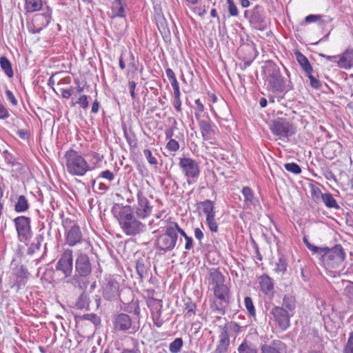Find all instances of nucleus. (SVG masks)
<instances>
[{
  "mask_svg": "<svg viewBox=\"0 0 353 353\" xmlns=\"http://www.w3.org/2000/svg\"><path fill=\"white\" fill-rule=\"evenodd\" d=\"M244 305L249 314L252 317H256V310L254 305L252 299L250 296H246L244 299Z\"/></svg>",
  "mask_w": 353,
  "mask_h": 353,
  "instance_id": "nucleus-38",
  "label": "nucleus"
},
{
  "mask_svg": "<svg viewBox=\"0 0 353 353\" xmlns=\"http://www.w3.org/2000/svg\"><path fill=\"white\" fill-rule=\"evenodd\" d=\"M56 270L61 272L65 279L72 277L73 270V252L70 249H65L56 264Z\"/></svg>",
  "mask_w": 353,
  "mask_h": 353,
  "instance_id": "nucleus-10",
  "label": "nucleus"
},
{
  "mask_svg": "<svg viewBox=\"0 0 353 353\" xmlns=\"http://www.w3.org/2000/svg\"><path fill=\"white\" fill-rule=\"evenodd\" d=\"M89 306V299L85 294L80 295L77 302V307L79 309L87 308Z\"/></svg>",
  "mask_w": 353,
  "mask_h": 353,
  "instance_id": "nucleus-44",
  "label": "nucleus"
},
{
  "mask_svg": "<svg viewBox=\"0 0 353 353\" xmlns=\"http://www.w3.org/2000/svg\"><path fill=\"white\" fill-rule=\"evenodd\" d=\"M156 21L157 28L161 32L165 33L167 31H168L165 19L163 16L159 14L157 15L156 17Z\"/></svg>",
  "mask_w": 353,
  "mask_h": 353,
  "instance_id": "nucleus-43",
  "label": "nucleus"
},
{
  "mask_svg": "<svg viewBox=\"0 0 353 353\" xmlns=\"http://www.w3.org/2000/svg\"><path fill=\"white\" fill-rule=\"evenodd\" d=\"M202 207V211L205 214H211L214 212V205L212 201L207 199L200 203Z\"/></svg>",
  "mask_w": 353,
  "mask_h": 353,
  "instance_id": "nucleus-42",
  "label": "nucleus"
},
{
  "mask_svg": "<svg viewBox=\"0 0 353 353\" xmlns=\"http://www.w3.org/2000/svg\"><path fill=\"white\" fill-rule=\"evenodd\" d=\"M303 243L306 245L308 250H310L313 254L319 253V251H321V248L312 245L310 243L307 237L304 236L303 239Z\"/></svg>",
  "mask_w": 353,
  "mask_h": 353,
  "instance_id": "nucleus-47",
  "label": "nucleus"
},
{
  "mask_svg": "<svg viewBox=\"0 0 353 353\" xmlns=\"http://www.w3.org/2000/svg\"><path fill=\"white\" fill-rule=\"evenodd\" d=\"M25 8L27 12H32L39 10L42 6L41 0H25Z\"/></svg>",
  "mask_w": 353,
  "mask_h": 353,
  "instance_id": "nucleus-32",
  "label": "nucleus"
},
{
  "mask_svg": "<svg viewBox=\"0 0 353 353\" xmlns=\"http://www.w3.org/2000/svg\"><path fill=\"white\" fill-rule=\"evenodd\" d=\"M250 22L259 30H262L265 26V17L263 15V9L259 6H256L252 10L250 17Z\"/></svg>",
  "mask_w": 353,
  "mask_h": 353,
  "instance_id": "nucleus-16",
  "label": "nucleus"
},
{
  "mask_svg": "<svg viewBox=\"0 0 353 353\" xmlns=\"http://www.w3.org/2000/svg\"><path fill=\"white\" fill-rule=\"evenodd\" d=\"M268 86L270 89L276 92H288L292 90L293 86L289 81L286 83L281 74L280 69L276 65H269L266 70Z\"/></svg>",
  "mask_w": 353,
  "mask_h": 353,
  "instance_id": "nucleus-5",
  "label": "nucleus"
},
{
  "mask_svg": "<svg viewBox=\"0 0 353 353\" xmlns=\"http://www.w3.org/2000/svg\"><path fill=\"white\" fill-rule=\"evenodd\" d=\"M76 103L79 104L81 108L83 109L88 108L89 105V101L88 100V97L86 95H81Z\"/></svg>",
  "mask_w": 353,
  "mask_h": 353,
  "instance_id": "nucleus-55",
  "label": "nucleus"
},
{
  "mask_svg": "<svg viewBox=\"0 0 353 353\" xmlns=\"http://www.w3.org/2000/svg\"><path fill=\"white\" fill-rule=\"evenodd\" d=\"M305 75L309 78L310 81V85L312 88L315 89H319L321 86L320 81L312 74V72H310L309 74H305Z\"/></svg>",
  "mask_w": 353,
  "mask_h": 353,
  "instance_id": "nucleus-52",
  "label": "nucleus"
},
{
  "mask_svg": "<svg viewBox=\"0 0 353 353\" xmlns=\"http://www.w3.org/2000/svg\"><path fill=\"white\" fill-rule=\"evenodd\" d=\"M196 305L194 303L189 300L185 303V310L186 311L185 316L190 318L196 314Z\"/></svg>",
  "mask_w": 353,
  "mask_h": 353,
  "instance_id": "nucleus-41",
  "label": "nucleus"
},
{
  "mask_svg": "<svg viewBox=\"0 0 353 353\" xmlns=\"http://www.w3.org/2000/svg\"><path fill=\"white\" fill-rule=\"evenodd\" d=\"M3 157L7 164L11 167H14L18 164V163L15 161L14 157L8 151L3 152Z\"/></svg>",
  "mask_w": 353,
  "mask_h": 353,
  "instance_id": "nucleus-50",
  "label": "nucleus"
},
{
  "mask_svg": "<svg viewBox=\"0 0 353 353\" xmlns=\"http://www.w3.org/2000/svg\"><path fill=\"white\" fill-rule=\"evenodd\" d=\"M281 307H283L286 311H289L293 315L296 307L295 297L291 294L284 295Z\"/></svg>",
  "mask_w": 353,
  "mask_h": 353,
  "instance_id": "nucleus-26",
  "label": "nucleus"
},
{
  "mask_svg": "<svg viewBox=\"0 0 353 353\" xmlns=\"http://www.w3.org/2000/svg\"><path fill=\"white\" fill-rule=\"evenodd\" d=\"M195 104L196 105L195 109V117L197 119H199L200 114L203 111L204 106L200 99L195 100Z\"/></svg>",
  "mask_w": 353,
  "mask_h": 353,
  "instance_id": "nucleus-59",
  "label": "nucleus"
},
{
  "mask_svg": "<svg viewBox=\"0 0 353 353\" xmlns=\"http://www.w3.org/2000/svg\"><path fill=\"white\" fill-rule=\"evenodd\" d=\"M177 239L178 235L174 232L170 223L166 226L165 232L158 236L157 246L163 252L171 251L176 246Z\"/></svg>",
  "mask_w": 353,
  "mask_h": 353,
  "instance_id": "nucleus-9",
  "label": "nucleus"
},
{
  "mask_svg": "<svg viewBox=\"0 0 353 353\" xmlns=\"http://www.w3.org/2000/svg\"><path fill=\"white\" fill-rule=\"evenodd\" d=\"M337 65L340 68L350 69L353 66V49H347L337 61Z\"/></svg>",
  "mask_w": 353,
  "mask_h": 353,
  "instance_id": "nucleus-19",
  "label": "nucleus"
},
{
  "mask_svg": "<svg viewBox=\"0 0 353 353\" xmlns=\"http://www.w3.org/2000/svg\"><path fill=\"white\" fill-rule=\"evenodd\" d=\"M92 272V264L89 256L83 252H79L74 260V274L67 279L65 283L72 285L74 288L85 290L90 283V276Z\"/></svg>",
  "mask_w": 353,
  "mask_h": 353,
  "instance_id": "nucleus-2",
  "label": "nucleus"
},
{
  "mask_svg": "<svg viewBox=\"0 0 353 353\" xmlns=\"http://www.w3.org/2000/svg\"><path fill=\"white\" fill-rule=\"evenodd\" d=\"M287 265L286 260L283 256H280L278 262L276 263L275 272L283 274L286 271Z\"/></svg>",
  "mask_w": 353,
  "mask_h": 353,
  "instance_id": "nucleus-40",
  "label": "nucleus"
},
{
  "mask_svg": "<svg viewBox=\"0 0 353 353\" xmlns=\"http://www.w3.org/2000/svg\"><path fill=\"white\" fill-rule=\"evenodd\" d=\"M101 178L106 179L109 182H111L114 179L115 175L114 174V173L110 171L109 170L102 171L99 174V175L97 177L96 179L92 180V185L94 186L96 184L97 181H99Z\"/></svg>",
  "mask_w": 353,
  "mask_h": 353,
  "instance_id": "nucleus-36",
  "label": "nucleus"
},
{
  "mask_svg": "<svg viewBox=\"0 0 353 353\" xmlns=\"http://www.w3.org/2000/svg\"><path fill=\"white\" fill-rule=\"evenodd\" d=\"M5 95L7 99V100L13 105L17 106L18 105V101L17 99L15 98L14 94L12 91L10 90H6L5 91Z\"/></svg>",
  "mask_w": 353,
  "mask_h": 353,
  "instance_id": "nucleus-51",
  "label": "nucleus"
},
{
  "mask_svg": "<svg viewBox=\"0 0 353 353\" xmlns=\"http://www.w3.org/2000/svg\"><path fill=\"white\" fill-rule=\"evenodd\" d=\"M180 96L181 95L174 96V99L173 101V105L178 112H181V101L180 99Z\"/></svg>",
  "mask_w": 353,
  "mask_h": 353,
  "instance_id": "nucleus-61",
  "label": "nucleus"
},
{
  "mask_svg": "<svg viewBox=\"0 0 353 353\" xmlns=\"http://www.w3.org/2000/svg\"><path fill=\"white\" fill-rule=\"evenodd\" d=\"M172 228L174 230V232L178 234V233L181 234L182 236L184 237V239L188 238L189 236L187 235L185 232L181 229L179 225L175 222H171L170 223Z\"/></svg>",
  "mask_w": 353,
  "mask_h": 353,
  "instance_id": "nucleus-54",
  "label": "nucleus"
},
{
  "mask_svg": "<svg viewBox=\"0 0 353 353\" xmlns=\"http://www.w3.org/2000/svg\"><path fill=\"white\" fill-rule=\"evenodd\" d=\"M68 219L63 222V225L65 228V243L70 247L75 246L81 243L83 240V234L80 227L74 223L69 221L70 225H66Z\"/></svg>",
  "mask_w": 353,
  "mask_h": 353,
  "instance_id": "nucleus-11",
  "label": "nucleus"
},
{
  "mask_svg": "<svg viewBox=\"0 0 353 353\" xmlns=\"http://www.w3.org/2000/svg\"><path fill=\"white\" fill-rule=\"evenodd\" d=\"M320 18V14H309L305 17V23H312L319 21V19Z\"/></svg>",
  "mask_w": 353,
  "mask_h": 353,
  "instance_id": "nucleus-64",
  "label": "nucleus"
},
{
  "mask_svg": "<svg viewBox=\"0 0 353 353\" xmlns=\"http://www.w3.org/2000/svg\"><path fill=\"white\" fill-rule=\"evenodd\" d=\"M239 353H257L256 345L251 341L244 340L238 347Z\"/></svg>",
  "mask_w": 353,
  "mask_h": 353,
  "instance_id": "nucleus-28",
  "label": "nucleus"
},
{
  "mask_svg": "<svg viewBox=\"0 0 353 353\" xmlns=\"http://www.w3.org/2000/svg\"><path fill=\"white\" fill-rule=\"evenodd\" d=\"M128 6L126 0H114L111 6V18H123L127 14Z\"/></svg>",
  "mask_w": 353,
  "mask_h": 353,
  "instance_id": "nucleus-17",
  "label": "nucleus"
},
{
  "mask_svg": "<svg viewBox=\"0 0 353 353\" xmlns=\"http://www.w3.org/2000/svg\"><path fill=\"white\" fill-rule=\"evenodd\" d=\"M137 197L138 202L134 207L136 215L139 219H145L150 215L152 207L139 189L137 190Z\"/></svg>",
  "mask_w": 353,
  "mask_h": 353,
  "instance_id": "nucleus-14",
  "label": "nucleus"
},
{
  "mask_svg": "<svg viewBox=\"0 0 353 353\" xmlns=\"http://www.w3.org/2000/svg\"><path fill=\"white\" fill-rule=\"evenodd\" d=\"M167 148L171 152H176L179 149V143L174 139H170L166 145Z\"/></svg>",
  "mask_w": 353,
  "mask_h": 353,
  "instance_id": "nucleus-56",
  "label": "nucleus"
},
{
  "mask_svg": "<svg viewBox=\"0 0 353 353\" xmlns=\"http://www.w3.org/2000/svg\"><path fill=\"white\" fill-rule=\"evenodd\" d=\"M344 353H353V332L350 333L344 349Z\"/></svg>",
  "mask_w": 353,
  "mask_h": 353,
  "instance_id": "nucleus-53",
  "label": "nucleus"
},
{
  "mask_svg": "<svg viewBox=\"0 0 353 353\" xmlns=\"http://www.w3.org/2000/svg\"><path fill=\"white\" fill-rule=\"evenodd\" d=\"M285 170L294 174H298L301 172V167L296 163H288L284 164Z\"/></svg>",
  "mask_w": 353,
  "mask_h": 353,
  "instance_id": "nucleus-45",
  "label": "nucleus"
},
{
  "mask_svg": "<svg viewBox=\"0 0 353 353\" xmlns=\"http://www.w3.org/2000/svg\"><path fill=\"white\" fill-rule=\"evenodd\" d=\"M29 208L28 199L24 195H20L17 197L14 205V210L18 213H22L27 211Z\"/></svg>",
  "mask_w": 353,
  "mask_h": 353,
  "instance_id": "nucleus-27",
  "label": "nucleus"
},
{
  "mask_svg": "<svg viewBox=\"0 0 353 353\" xmlns=\"http://www.w3.org/2000/svg\"><path fill=\"white\" fill-rule=\"evenodd\" d=\"M112 323L117 331H127L132 327V319L128 314L121 313L114 316Z\"/></svg>",
  "mask_w": 353,
  "mask_h": 353,
  "instance_id": "nucleus-15",
  "label": "nucleus"
},
{
  "mask_svg": "<svg viewBox=\"0 0 353 353\" xmlns=\"http://www.w3.org/2000/svg\"><path fill=\"white\" fill-rule=\"evenodd\" d=\"M206 223L211 232H216L218 231V225L215 221V211L206 215Z\"/></svg>",
  "mask_w": 353,
  "mask_h": 353,
  "instance_id": "nucleus-35",
  "label": "nucleus"
},
{
  "mask_svg": "<svg viewBox=\"0 0 353 353\" xmlns=\"http://www.w3.org/2000/svg\"><path fill=\"white\" fill-rule=\"evenodd\" d=\"M344 295L350 300H353V282L348 281L343 292Z\"/></svg>",
  "mask_w": 353,
  "mask_h": 353,
  "instance_id": "nucleus-48",
  "label": "nucleus"
},
{
  "mask_svg": "<svg viewBox=\"0 0 353 353\" xmlns=\"http://www.w3.org/2000/svg\"><path fill=\"white\" fill-rule=\"evenodd\" d=\"M209 283L212 285L215 298L219 302L214 301L212 308L220 314H224L226 306L230 303L231 294L230 288L225 284L223 275L217 270H212L210 273Z\"/></svg>",
  "mask_w": 353,
  "mask_h": 353,
  "instance_id": "nucleus-1",
  "label": "nucleus"
},
{
  "mask_svg": "<svg viewBox=\"0 0 353 353\" xmlns=\"http://www.w3.org/2000/svg\"><path fill=\"white\" fill-rule=\"evenodd\" d=\"M79 321H88L93 324L94 327L101 324V319L99 316L95 314H86L80 316Z\"/></svg>",
  "mask_w": 353,
  "mask_h": 353,
  "instance_id": "nucleus-33",
  "label": "nucleus"
},
{
  "mask_svg": "<svg viewBox=\"0 0 353 353\" xmlns=\"http://www.w3.org/2000/svg\"><path fill=\"white\" fill-rule=\"evenodd\" d=\"M270 314L281 330H285L290 327V318L293 315L289 311H286L283 307L274 306L270 311Z\"/></svg>",
  "mask_w": 353,
  "mask_h": 353,
  "instance_id": "nucleus-13",
  "label": "nucleus"
},
{
  "mask_svg": "<svg viewBox=\"0 0 353 353\" xmlns=\"http://www.w3.org/2000/svg\"><path fill=\"white\" fill-rule=\"evenodd\" d=\"M321 197L323 203L327 208L335 209L339 208V205L337 204L336 201L330 193L322 194Z\"/></svg>",
  "mask_w": 353,
  "mask_h": 353,
  "instance_id": "nucleus-31",
  "label": "nucleus"
},
{
  "mask_svg": "<svg viewBox=\"0 0 353 353\" xmlns=\"http://www.w3.org/2000/svg\"><path fill=\"white\" fill-rule=\"evenodd\" d=\"M143 154L146 159L148 160V163L153 165H157L158 162L155 157L152 156V152L148 150L145 149L143 150Z\"/></svg>",
  "mask_w": 353,
  "mask_h": 353,
  "instance_id": "nucleus-49",
  "label": "nucleus"
},
{
  "mask_svg": "<svg viewBox=\"0 0 353 353\" xmlns=\"http://www.w3.org/2000/svg\"><path fill=\"white\" fill-rule=\"evenodd\" d=\"M0 66L2 70L9 78H12L13 77L14 73L12 68V64L6 57H1L0 58Z\"/></svg>",
  "mask_w": 353,
  "mask_h": 353,
  "instance_id": "nucleus-29",
  "label": "nucleus"
},
{
  "mask_svg": "<svg viewBox=\"0 0 353 353\" xmlns=\"http://www.w3.org/2000/svg\"><path fill=\"white\" fill-rule=\"evenodd\" d=\"M136 270L140 279L144 278L147 274L148 268L145 265L144 260L143 259H138L137 261Z\"/></svg>",
  "mask_w": 353,
  "mask_h": 353,
  "instance_id": "nucleus-34",
  "label": "nucleus"
},
{
  "mask_svg": "<svg viewBox=\"0 0 353 353\" xmlns=\"http://www.w3.org/2000/svg\"><path fill=\"white\" fill-rule=\"evenodd\" d=\"M199 126L204 140L210 139V135L213 132V129L210 122L208 120H199Z\"/></svg>",
  "mask_w": 353,
  "mask_h": 353,
  "instance_id": "nucleus-25",
  "label": "nucleus"
},
{
  "mask_svg": "<svg viewBox=\"0 0 353 353\" xmlns=\"http://www.w3.org/2000/svg\"><path fill=\"white\" fill-rule=\"evenodd\" d=\"M183 342L181 338L175 339L169 345V350L171 353H179L183 346Z\"/></svg>",
  "mask_w": 353,
  "mask_h": 353,
  "instance_id": "nucleus-39",
  "label": "nucleus"
},
{
  "mask_svg": "<svg viewBox=\"0 0 353 353\" xmlns=\"http://www.w3.org/2000/svg\"><path fill=\"white\" fill-rule=\"evenodd\" d=\"M19 240L25 242L31 237L32 231L30 219L25 216H19L14 219Z\"/></svg>",
  "mask_w": 353,
  "mask_h": 353,
  "instance_id": "nucleus-12",
  "label": "nucleus"
},
{
  "mask_svg": "<svg viewBox=\"0 0 353 353\" xmlns=\"http://www.w3.org/2000/svg\"><path fill=\"white\" fill-rule=\"evenodd\" d=\"M261 290L266 295H269L272 293L274 290V283L272 279L268 275H263L260 277L259 281Z\"/></svg>",
  "mask_w": 353,
  "mask_h": 353,
  "instance_id": "nucleus-22",
  "label": "nucleus"
},
{
  "mask_svg": "<svg viewBox=\"0 0 353 353\" xmlns=\"http://www.w3.org/2000/svg\"><path fill=\"white\" fill-rule=\"evenodd\" d=\"M321 251H319L321 255V261L325 265L334 266L335 264L341 263L345 258V253L343 248L339 244L332 248L328 247H321Z\"/></svg>",
  "mask_w": 353,
  "mask_h": 353,
  "instance_id": "nucleus-6",
  "label": "nucleus"
},
{
  "mask_svg": "<svg viewBox=\"0 0 353 353\" xmlns=\"http://www.w3.org/2000/svg\"><path fill=\"white\" fill-rule=\"evenodd\" d=\"M179 166L182 173L187 178V183L189 185L196 182L200 174V169L198 163L188 157L181 158Z\"/></svg>",
  "mask_w": 353,
  "mask_h": 353,
  "instance_id": "nucleus-8",
  "label": "nucleus"
},
{
  "mask_svg": "<svg viewBox=\"0 0 353 353\" xmlns=\"http://www.w3.org/2000/svg\"><path fill=\"white\" fill-rule=\"evenodd\" d=\"M51 10H48L44 13L37 14L34 17V26H38L37 30L34 32H39L43 28L46 27L51 20Z\"/></svg>",
  "mask_w": 353,
  "mask_h": 353,
  "instance_id": "nucleus-18",
  "label": "nucleus"
},
{
  "mask_svg": "<svg viewBox=\"0 0 353 353\" xmlns=\"http://www.w3.org/2000/svg\"><path fill=\"white\" fill-rule=\"evenodd\" d=\"M241 193L244 198V202L247 205H252L254 207L259 205V199L255 196L253 190L250 187H243Z\"/></svg>",
  "mask_w": 353,
  "mask_h": 353,
  "instance_id": "nucleus-21",
  "label": "nucleus"
},
{
  "mask_svg": "<svg viewBox=\"0 0 353 353\" xmlns=\"http://www.w3.org/2000/svg\"><path fill=\"white\" fill-rule=\"evenodd\" d=\"M118 221L122 231L128 236H136L147 230L146 225L136 217L129 205L119 211Z\"/></svg>",
  "mask_w": 353,
  "mask_h": 353,
  "instance_id": "nucleus-3",
  "label": "nucleus"
},
{
  "mask_svg": "<svg viewBox=\"0 0 353 353\" xmlns=\"http://www.w3.org/2000/svg\"><path fill=\"white\" fill-rule=\"evenodd\" d=\"M261 353H281L278 349L269 345L261 347Z\"/></svg>",
  "mask_w": 353,
  "mask_h": 353,
  "instance_id": "nucleus-58",
  "label": "nucleus"
},
{
  "mask_svg": "<svg viewBox=\"0 0 353 353\" xmlns=\"http://www.w3.org/2000/svg\"><path fill=\"white\" fill-rule=\"evenodd\" d=\"M296 60L305 74L312 72L313 69L307 58L300 52L295 53Z\"/></svg>",
  "mask_w": 353,
  "mask_h": 353,
  "instance_id": "nucleus-24",
  "label": "nucleus"
},
{
  "mask_svg": "<svg viewBox=\"0 0 353 353\" xmlns=\"http://www.w3.org/2000/svg\"><path fill=\"white\" fill-rule=\"evenodd\" d=\"M124 137L131 148H136L137 146V140L134 133L130 130L128 132L125 129L123 130Z\"/></svg>",
  "mask_w": 353,
  "mask_h": 353,
  "instance_id": "nucleus-37",
  "label": "nucleus"
},
{
  "mask_svg": "<svg viewBox=\"0 0 353 353\" xmlns=\"http://www.w3.org/2000/svg\"><path fill=\"white\" fill-rule=\"evenodd\" d=\"M226 2L228 6V11H229L230 16H232V17L238 16L239 10H238L236 6L235 5V3L234 2V0H226Z\"/></svg>",
  "mask_w": 353,
  "mask_h": 353,
  "instance_id": "nucleus-46",
  "label": "nucleus"
},
{
  "mask_svg": "<svg viewBox=\"0 0 353 353\" xmlns=\"http://www.w3.org/2000/svg\"><path fill=\"white\" fill-rule=\"evenodd\" d=\"M9 117L10 113L8 108L2 103H0V119H6Z\"/></svg>",
  "mask_w": 353,
  "mask_h": 353,
  "instance_id": "nucleus-60",
  "label": "nucleus"
},
{
  "mask_svg": "<svg viewBox=\"0 0 353 353\" xmlns=\"http://www.w3.org/2000/svg\"><path fill=\"white\" fill-rule=\"evenodd\" d=\"M272 133L283 140L294 135L296 133L295 126L284 118H278L272 121L270 124Z\"/></svg>",
  "mask_w": 353,
  "mask_h": 353,
  "instance_id": "nucleus-7",
  "label": "nucleus"
},
{
  "mask_svg": "<svg viewBox=\"0 0 353 353\" xmlns=\"http://www.w3.org/2000/svg\"><path fill=\"white\" fill-rule=\"evenodd\" d=\"M154 324L157 327H161L163 323V319L161 318V312H158L157 315L153 317Z\"/></svg>",
  "mask_w": 353,
  "mask_h": 353,
  "instance_id": "nucleus-63",
  "label": "nucleus"
},
{
  "mask_svg": "<svg viewBox=\"0 0 353 353\" xmlns=\"http://www.w3.org/2000/svg\"><path fill=\"white\" fill-rule=\"evenodd\" d=\"M119 285L117 283H108L103 290V294L106 299L112 300L118 296Z\"/></svg>",
  "mask_w": 353,
  "mask_h": 353,
  "instance_id": "nucleus-23",
  "label": "nucleus"
},
{
  "mask_svg": "<svg viewBox=\"0 0 353 353\" xmlns=\"http://www.w3.org/2000/svg\"><path fill=\"white\" fill-rule=\"evenodd\" d=\"M333 19L334 18L330 16L320 14V18L319 19L318 24L325 26L332 22Z\"/></svg>",
  "mask_w": 353,
  "mask_h": 353,
  "instance_id": "nucleus-57",
  "label": "nucleus"
},
{
  "mask_svg": "<svg viewBox=\"0 0 353 353\" xmlns=\"http://www.w3.org/2000/svg\"><path fill=\"white\" fill-rule=\"evenodd\" d=\"M230 345V338L227 330H223L219 336V341L214 353H225Z\"/></svg>",
  "mask_w": 353,
  "mask_h": 353,
  "instance_id": "nucleus-20",
  "label": "nucleus"
},
{
  "mask_svg": "<svg viewBox=\"0 0 353 353\" xmlns=\"http://www.w3.org/2000/svg\"><path fill=\"white\" fill-rule=\"evenodd\" d=\"M64 158L67 171L71 175L82 176L91 170L88 162L74 150H68L64 155Z\"/></svg>",
  "mask_w": 353,
  "mask_h": 353,
  "instance_id": "nucleus-4",
  "label": "nucleus"
},
{
  "mask_svg": "<svg viewBox=\"0 0 353 353\" xmlns=\"http://www.w3.org/2000/svg\"><path fill=\"white\" fill-rule=\"evenodd\" d=\"M44 237L43 235L39 234L36 236L34 241L31 243L28 249V254H33L35 252L39 250L41 246V243L43 241Z\"/></svg>",
  "mask_w": 353,
  "mask_h": 353,
  "instance_id": "nucleus-30",
  "label": "nucleus"
},
{
  "mask_svg": "<svg viewBox=\"0 0 353 353\" xmlns=\"http://www.w3.org/2000/svg\"><path fill=\"white\" fill-rule=\"evenodd\" d=\"M28 276V272L27 269L21 265L17 271V276L19 278H27Z\"/></svg>",
  "mask_w": 353,
  "mask_h": 353,
  "instance_id": "nucleus-62",
  "label": "nucleus"
}]
</instances>
